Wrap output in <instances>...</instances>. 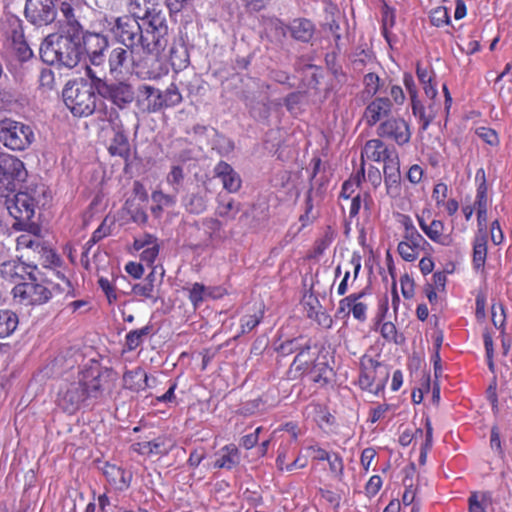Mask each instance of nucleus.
<instances>
[{
    "instance_id": "1",
    "label": "nucleus",
    "mask_w": 512,
    "mask_h": 512,
    "mask_svg": "<svg viewBox=\"0 0 512 512\" xmlns=\"http://www.w3.org/2000/svg\"><path fill=\"white\" fill-rule=\"evenodd\" d=\"M40 57L49 65L76 67L82 58V46L74 35L50 34L40 45Z\"/></svg>"
},
{
    "instance_id": "2",
    "label": "nucleus",
    "mask_w": 512,
    "mask_h": 512,
    "mask_svg": "<svg viewBox=\"0 0 512 512\" xmlns=\"http://www.w3.org/2000/svg\"><path fill=\"white\" fill-rule=\"evenodd\" d=\"M140 27L138 54L152 55L156 59L169 45V26L165 14L154 15Z\"/></svg>"
},
{
    "instance_id": "3",
    "label": "nucleus",
    "mask_w": 512,
    "mask_h": 512,
    "mask_svg": "<svg viewBox=\"0 0 512 512\" xmlns=\"http://www.w3.org/2000/svg\"><path fill=\"white\" fill-rule=\"evenodd\" d=\"M389 380V368L378 358L364 353L359 359L357 385L361 391L373 395L382 393Z\"/></svg>"
},
{
    "instance_id": "4",
    "label": "nucleus",
    "mask_w": 512,
    "mask_h": 512,
    "mask_svg": "<svg viewBox=\"0 0 512 512\" xmlns=\"http://www.w3.org/2000/svg\"><path fill=\"white\" fill-rule=\"evenodd\" d=\"M63 99L75 116L91 115L96 108L97 96L87 82H68L63 90Z\"/></svg>"
},
{
    "instance_id": "5",
    "label": "nucleus",
    "mask_w": 512,
    "mask_h": 512,
    "mask_svg": "<svg viewBox=\"0 0 512 512\" xmlns=\"http://www.w3.org/2000/svg\"><path fill=\"white\" fill-rule=\"evenodd\" d=\"M45 279L40 278V271L34 272L33 279L14 286L12 296L23 305H42L53 297V292Z\"/></svg>"
},
{
    "instance_id": "6",
    "label": "nucleus",
    "mask_w": 512,
    "mask_h": 512,
    "mask_svg": "<svg viewBox=\"0 0 512 512\" xmlns=\"http://www.w3.org/2000/svg\"><path fill=\"white\" fill-rule=\"evenodd\" d=\"M33 129L23 122L5 119L0 121V140L11 150L22 151L34 142Z\"/></svg>"
},
{
    "instance_id": "7",
    "label": "nucleus",
    "mask_w": 512,
    "mask_h": 512,
    "mask_svg": "<svg viewBox=\"0 0 512 512\" xmlns=\"http://www.w3.org/2000/svg\"><path fill=\"white\" fill-rule=\"evenodd\" d=\"M140 24L132 15L117 16L110 33L115 40L139 54Z\"/></svg>"
},
{
    "instance_id": "8",
    "label": "nucleus",
    "mask_w": 512,
    "mask_h": 512,
    "mask_svg": "<svg viewBox=\"0 0 512 512\" xmlns=\"http://www.w3.org/2000/svg\"><path fill=\"white\" fill-rule=\"evenodd\" d=\"M377 136L398 144L399 147L411 141V126L403 117H388L376 129Z\"/></svg>"
},
{
    "instance_id": "9",
    "label": "nucleus",
    "mask_w": 512,
    "mask_h": 512,
    "mask_svg": "<svg viewBox=\"0 0 512 512\" xmlns=\"http://www.w3.org/2000/svg\"><path fill=\"white\" fill-rule=\"evenodd\" d=\"M98 94L104 99L110 100L116 107L120 109L135 101L134 87L127 82H103L98 85Z\"/></svg>"
},
{
    "instance_id": "10",
    "label": "nucleus",
    "mask_w": 512,
    "mask_h": 512,
    "mask_svg": "<svg viewBox=\"0 0 512 512\" xmlns=\"http://www.w3.org/2000/svg\"><path fill=\"white\" fill-rule=\"evenodd\" d=\"M36 202L34 197L30 196L28 192H18L13 200L7 205V209L12 217L16 220L13 228L22 226L26 223H31L30 219L35 216Z\"/></svg>"
},
{
    "instance_id": "11",
    "label": "nucleus",
    "mask_w": 512,
    "mask_h": 512,
    "mask_svg": "<svg viewBox=\"0 0 512 512\" xmlns=\"http://www.w3.org/2000/svg\"><path fill=\"white\" fill-rule=\"evenodd\" d=\"M38 266L23 262L20 258L8 259L0 264V277L12 284L33 279Z\"/></svg>"
},
{
    "instance_id": "12",
    "label": "nucleus",
    "mask_w": 512,
    "mask_h": 512,
    "mask_svg": "<svg viewBox=\"0 0 512 512\" xmlns=\"http://www.w3.org/2000/svg\"><path fill=\"white\" fill-rule=\"evenodd\" d=\"M24 13L29 22L35 26H46L57 15L53 0H27Z\"/></svg>"
},
{
    "instance_id": "13",
    "label": "nucleus",
    "mask_w": 512,
    "mask_h": 512,
    "mask_svg": "<svg viewBox=\"0 0 512 512\" xmlns=\"http://www.w3.org/2000/svg\"><path fill=\"white\" fill-rule=\"evenodd\" d=\"M106 376L98 366L84 368L78 374V381L84 394V399L98 398L105 388Z\"/></svg>"
},
{
    "instance_id": "14",
    "label": "nucleus",
    "mask_w": 512,
    "mask_h": 512,
    "mask_svg": "<svg viewBox=\"0 0 512 512\" xmlns=\"http://www.w3.org/2000/svg\"><path fill=\"white\" fill-rule=\"evenodd\" d=\"M16 230L22 231L16 239V249L18 251L31 250L34 253L46 252L47 246L41 235L42 229L40 224L26 223L18 226Z\"/></svg>"
},
{
    "instance_id": "15",
    "label": "nucleus",
    "mask_w": 512,
    "mask_h": 512,
    "mask_svg": "<svg viewBox=\"0 0 512 512\" xmlns=\"http://www.w3.org/2000/svg\"><path fill=\"white\" fill-rule=\"evenodd\" d=\"M108 45V39L100 33L85 32L81 37L82 54L86 53L93 66H99L104 63V52Z\"/></svg>"
},
{
    "instance_id": "16",
    "label": "nucleus",
    "mask_w": 512,
    "mask_h": 512,
    "mask_svg": "<svg viewBox=\"0 0 512 512\" xmlns=\"http://www.w3.org/2000/svg\"><path fill=\"white\" fill-rule=\"evenodd\" d=\"M318 357L315 353H312V344L308 340L305 344H302L297 354H295L294 360L289 366L287 376L290 380H298L309 374L315 361Z\"/></svg>"
},
{
    "instance_id": "17",
    "label": "nucleus",
    "mask_w": 512,
    "mask_h": 512,
    "mask_svg": "<svg viewBox=\"0 0 512 512\" xmlns=\"http://www.w3.org/2000/svg\"><path fill=\"white\" fill-rule=\"evenodd\" d=\"M416 221L427 238L435 244L451 246L454 243L452 232L447 231L443 221L434 218L431 222H427L423 214L416 215Z\"/></svg>"
},
{
    "instance_id": "18",
    "label": "nucleus",
    "mask_w": 512,
    "mask_h": 512,
    "mask_svg": "<svg viewBox=\"0 0 512 512\" xmlns=\"http://www.w3.org/2000/svg\"><path fill=\"white\" fill-rule=\"evenodd\" d=\"M161 89L141 85L135 94V106L141 114H154L161 110Z\"/></svg>"
},
{
    "instance_id": "19",
    "label": "nucleus",
    "mask_w": 512,
    "mask_h": 512,
    "mask_svg": "<svg viewBox=\"0 0 512 512\" xmlns=\"http://www.w3.org/2000/svg\"><path fill=\"white\" fill-rule=\"evenodd\" d=\"M132 450L144 456H165L169 455L170 451L175 448V442L169 435H159L150 441L135 442L131 446Z\"/></svg>"
},
{
    "instance_id": "20",
    "label": "nucleus",
    "mask_w": 512,
    "mask_h": 512,
    "mask_svg": "<svg viewBox=\"0 0 512 512\" xmlns=\"http://www.w3.org/2000/svg\"><path fill=\"white\" fill-rule=\"evenodd\" d=\"M57 401L59 407L66 413L74 414L79 410L85 399L78 379L59 390Z\"/></svg>"
},
{
    "instance_id": "21",
    "label": "nucleus",
    "mask_w": 512,
    "mask_h": 512,
    "mask_svg": "<svg viewBox=\"0 0 512 512\" xmlns=\"http://www.w3.org/2000/svg\"><path fill=\"white\" fill-rule=\"evenodd\" d=\"M27 171L18 157L0 152V183L5 181H24Z\"/></svg>"
},
{
    "instance_id": "22",
    "label": "nucleus",
    "mask_w": 512,
    "mask_h": 512,
    "mask_svg": "<svg viewBox=\"0 0 512 512\" xmlns=\"http://www.w3.org/2000/svg\"><path fill=\"white\" fill-rule=\"evenodd\" d=\"M392 109L393 102L389 98L377 96L366 105L363 120L368 127H374V125L382 121L384 117L388 118Z\"/></svg>"
},
{
    "instance_id": "23",
    "label": "nucleus",
    "mask_w": 512,
    "mask_h": 512,
    "mask_svg": "<svg viewBox=\"0 0 512 512\" xmlns=\"http://www.w3.org/2000/svg\"><path fill=\"white\" fill-rule=\"evenodd\" d=\"M134 54L128 47H115L109 53V67L111 74L127 73L131 68L137 65Z\"/></svg>"
},
{
    "instance_id": "24",
    "label": "nucleus",
    "mask_w": 512,
    "mask_h": 512,
    "mask_svg": "<svg viewBox=\"0 0 512 512\" xmlns=\"http://www.w3.org/2000/svg\"><path fill=\"white\" fill-rule=\"evenodd\" d=\"M103 474L109 485L120 491L128 489L133 480L132 473L110 462L104 464Z\"/></svg>"
},
{
    "instance_id": "25",
    "label": "nucleus",
    "mask_w": 512,
    "mask_h": 512,
    "mask_svg": "<svg viewBox=\"0 0 512 512\" xmlns=\"http://www.w3.org/2000/svg\"><path fill=\"white\" fill-rule=\"evenodd\" d=\"M214 176L220 178L223 188L231 193L238 192L242 186V180L231 164L220 161L214 168Z\"/></svg>"
},
{
    "instance_id": "26",
    "label": "nucleus",
    "mask_w": 512,
    "mask_h": 512,
    "mask_svg": "<svg viewBox=\"0 0 512 512\" xmlns=\"http://www.w3.org/2000/svg\"><path fill=\"white\" fill-rule=\"evenodd\" d=\"M133 247L137 251L141 250L140 259L147 265L153 264L160 251L157 237L150 234H144L141 237L135 238Z\"/></svg>"
},
{
    "instance_id": "27",
    "label": "nucleus",
    "mask_w": 512,
    "mask_h": 512,
    "mask_svg": "<svg viewBox=\"0 0 512 512\" xmlns=\"http://www.w3.org/2000/svg\"><path fill=\"white\" fill-rule=\"evenodd\" d=\"M159 0H128L127 9L135 19L150 20L154 15L163 14L159 10Z\"/></svg>"
},
{
    "instance_id": "28",
    "label": "nucleus",
    "mask_w": 512,
    "mask_h": 512,
    "mask_svg": "<svg viewBox=\"0 0 512 512\" xmlns=\"http://www.w3.org/2000/svg\"><path fill=\"white\" fill-rule=\"evenodd\" d=\"M384 138H372L367 141L361 151V158L373 162H383V158L389 149L388 144L383 141Z\"/></svg>"
},
{
    "instance_id": "29",
    "label": "nucleus",
    "mask_w": 512,
    "mask_h": 512,
    "mask_svg": "<svg viewBox=\"0 0 512 512\" xmlns=\"http://www.w3.org/2000/svg\"><path fill=\"white\" fill-rule=\"evenodd\" d=\"M241 455L239 449L234 444H229L221 448L219 456L214 462V467L219 469L231 470L239 465Z\"/></svg>"
},
{
    "instance_id": "30",
    "label": "nucleus",
    "mask_w": 512,
    "mask_h": 512,
    "mask_svg": "<svg viewBox=\"0 0 512 512\" xmlns=\"http://www.w3.org/2000/svg\"><path fill=\"white\" fill-rule=\"evenodd\" d=\"M12 40L14 44L15 54L19 61H27L33 55L31 47L23 39V31L21 20L13 19Z\"/></svg>"
},
{
    "instance_id": "31",
    "label": "nucleus",
    "mask_w": 512,
    "mask_h": 512,
    "mask_svg": "<svg viewBox=\"0 0 512 512\" xmlns=\"http://www.w3.org/2000/svg\"><path fill=\"white\" fill-rule=\"evenodd\" d=\"M124 387L134 392L144 391L148 386V376L144 368L138 366L123 374Z\"/></svg>"
},
{
    "instance_id": "32",
    "label": "nucleus",
    "mask_w": 512,
    "mask_h": 512,
    "mask_svg": "<svg viewBox=\"0 0 512 512\" xmlns=\"http://www.w3.org/2000/svg\"><path fill=\"white\" fill-rule=\"evenodd\" d=\"M196 227L203 232L204 238L201 243L203 246H209L214 239L221 237L222 223L217 218H203L201 223L196 224Z\"/></svg>"
},
{
    "instance_id": "33",
    "label": "nucleus",
    "mask_w": 512,
    "mask_h": 512,
    "mask_svg": "<svg viewBox=\"0 0 512 512\" xmlns=\"http://www.w3.org/2000/svg\"><path fill=\"white\" fill-rule=\"evenodd\" d=\"M241 208V203L235 201L234 198L221 194L217 196L216 215L226 219V221H233Z\"/></svg>"
},
{
    "instance_id": "34",
    "label": "nucleus",
    "mask_w": 512,
    "mask_h": 512,
    "mask_svg": "<svg viewBox=\"0 0 512 512\" xmlns=\"http://www.w3.org/2000/svg\"><path fill=\"white\" fill-rule=\"evenodd\" d=\"M314 30L312 21L305 18L294 19L289 25V32L294 40L302 42L310 41Z\"/></svg>"
},
{
    "instance_id": "35",
    "label": "nucleus",
    "mask_w": 512,
    "mask_h": 512,
    "mask_svg": "<svg viewBox=\"0 0 512 512\" xmlns=\"http://www.w3.org/2000/svg\"><path fill=\"white\" fill-rule=\"evenodd\" d=\"M108 151L111 156H119L124 159L125 162H128L131 156V149L126 134L120 132V130L116 132L111 138Z\"/></svg>"
},
{
    "instance_id": "36",
    "label": "nucleus",
    "mask_w": 512,
    "mask_h": 512,
    "mask_svg": "<svg viewBox=\"0 0 512 512\" xmlns=\"http://www.w3.org/2000/svg\"><path fill=\"white\" fill-rule=\"evenodd\" d=\"M152 328V325L148 324L141 327L140 329L127 332L125 335L124 351H135V349L144 344L147 337L150 336Z\"/></svg>"
},
{
    "instance_id": "37",
    "label": "nucleus",
    "mask_w": 512,
    "mask_h": 512,
    "mask_svg": "<svg viewBox=\"0 0 512 512\" xmlns=\"http://www.w3.org/2000/svg\"><path fill=\"white\" fill-rule=\"evenodd\" d=\"M487 243V235L474 236L472 263L475 270L484 269L487 261Z\"/></svg>"
},
{
    "instance_id": "38",
    "label": "nucleus",
    "mask_w": 512,
    "mask_h": 512,
    "mask_svg": "<svg viewBox=\"0 0 512 512\" xmlns=\"http://www.w3.org/2000/svg\"><path fill=\"white\" fill-rule=\"evenodd\" d=\"M307 408L311 410L313 414V420L320 429L326 432L328 428H331L335 425V416L332 415L328 408L324 405L311 404Z\"/></svg>"
},
{
    "instance_id": "39",
    "label": "nucleus",
    "mask_w": 512,
    "mask_h": 512,
    "mask_svg": "<svg viewBox=\"0 0 512 512\" xmlns=\"http://www.w3.org/2000/svg\"><path fill=\"white\" fill-rule=\"evenodd\" d=\"M365 297V291L354 292L348 294L346 297L339 300L338 307L336 309V318L345 319L353 313L354 305L358 299Z\"/></svg>"
},
{
    "instance_id": "40",
    "label": "nucleus",
    "mask_w": 512,
    "mask_h": 512,
    "mask_svg": "<svg viewBox=\"0 0 512 512\" xmlns=\"http://www.w3.org/2000/svg\"><path fill=\"white\" fill-rule=\"evenodd\" d=\"M19 325V316L11 310H0V338L11 335Z\"/></svg>"
},
{
    "instance_id": "41",
    "label": "nucleus",
    "mask_w": 512,
    "mask_h": 512,
    "mask_svg": "<svg viewBox=\"0 0 512 512\" xmlns=\"http://www.w3.org/2000/svg\"><path fill=\"white\" fill-rule=\"evenodd\" d=\"M151 200L154 203L151 207V211L154 216L158 217L166 208H172L175 204V197L164 194L162 190H155L151 194Z\"/></svg>"
},
{
    "instance_id": "42",
    "label": "nucleus",
    "mask_w": 512,
    "mask_h": 512,
    "mask_svg": "<svg viewBox=\"0 0 512 512\" xmlns=\"http://www.w3.org/2000/svg\"><path fill=\"white\" fill-rule=\"evenodd\" d=\"M290 32V26H286L285 23L278 19H269L266 25V33L271 41L282 42L286 38L287 33Z\"/></svg>"
},
{
    "instance_id": "43",
    "label": "nucleus",
    "mask_w": 512,
    "mask_h": 512,
    "mask_svg": "<svg viewBox=\"0 0 512 512\" xmlns=\"http://www.w3.org/2000/svg\"><path fill=\"white\" fill-rule=\"evenodd\" d=\"M183 98L179 87L175 82L169 84L165 90H161V110L172 108L182 102Z\"/></svg>"
},
{
    "instance_id": "44",
    "label": "nucleus",
    "mask_w": 512,
    "mask_h": 512,
    "mask_svg": "<svg viewBox=\"0 0 512 512\" xmlns=\"http://www.w3.org/2000/svg\"><path fill=\"white\" fill-rule=\"evenodd\" d=\"M382 162L384 176H388L389 173H400L399 154L394 147H388Z\"/></svg>"
},
{
    "instance_id": "45",
    "label": "nucleus",
    "mask_w": 512,
    "mask_h": 512,
    "mask_svg": "<svg viewBox=\"0 0 512 512\" xmlns=\"http://www.w3.org/2000/svg\"><path fill=\"white\" fill-rule=\"evenodd\" d=\"M334 238V231L331 226H328L323 235L315 240L312 257L316 258L322 256L324 251H326L328 247L332 245Z\"/></svg>"
},
{
    "instance_id": "46",
    "label": "nucleus",
    "mask_w": 512,
    "mask_h": 512,
    "mask_svg": "<svg viewBox=\"0 0 512 512\" xmlns=\"http://www.w3.org/2000/svg\"><path fill=\"white\" fill-rule=\"evenodd\" d=\"M132 293L137 295L138 297L150 299L153 304L157 303L158 301L156 284L146 283L145 280H142L140 283L134 284L132 287Z\"/></svg>"
},
{
    "instance_id": "47",
    "label": "nucleus",
    "mask_w": 512,
    "mask_h": 512,
    "mask_svg": "<svg viewBox=\"0 0 512 512\" xmlns=\"http://www.w3.org/2000/svg\"><path fill=\"white\" fill-rule=\"evenodd\" d=\"M330 372L331 370L328 365L315 361L309 374L312 382L318 383L320 386H325L329 382Z\"/></svg>"
},
{
    "instance_id": "48",
    "label": "nucleus",
    "mask_w": 512,
    "mask_h": 512,
    "mask_svg": "<svg viewBox=\"0 0 512 512\" xmlns=\"http://www.w3.org/2000/svg\"><path fill=\"white\" fill-rule=\"evenodd\" d=\"M188 290V298L194 308H198L200 304L210 295L209 289L202 283H194Z\"/></svg>"
},
{
    "instance_id": "49",
    "label": "nucleus",
    "mask_w": 512,
    "mask_h": 512,
    "mask_svg": "<svg viewBox=\"0 0 512 512\" xmlns=\"http://www.w3.org/2000/svg\"><path fill=\"white\" fill-rule=\"evenodd\" d=\"M263 317L264 311L261 309L258 312H255L254 314H245L240 319L241 331L238 334V337L241 334H246L253 331L256 326L261 324V320L263 319Z\"/></svg>"
},
{
    "instance_id": "50",
    "label": "nucleus",
    "mask_w": 512,
    "mask_h": 512,
    "mask_svg": "<svg viewBox=\"0 0 512 512\" xmlns=\"http://www.w3.org/2000/svg\"><path fill=\"white\" fill-rule=\"evenodd\" d=\"M384 184H385L387 195L390 198L396 199L401 196V193H402L401 174H388L387 176H384Z\"/></svg>"
},
{
    "instance_id": "51",
    "label": "nucleus",
    "mask_w": 512,
    "mask_h": 512,
    "mask_svg": "<svg viewBox=\"0 0 512 512\" xmlns=\"http://www.w3.org/2000/svg\"><path fill=\"white\" fill-rule=\"evenodd\" d=\"M429 19L433 26L442 27L449 25L450 14L445 6L435 7L429 14Z\"/></svg>"
},
{
    "instance_id": "52",
    "label": "nucleus",
    "mask_w": 512,
    "mask_h": 512,
    "mask_svg": "<svg viewBox=\"0 0 512 512\" xmlns=\"http://www.w3.org/2000/svg\"><path fill=\"white\" fill-rule=\"evenodd\" d=\"M59 10L70 27L75 30L81 28L80 22L76 19L75 10L71 2L62 1Z\"/></svg>"
},
{
    "instance_id": "53",
    "label": "nucleus",
    "mask_w": 512,
    "mask_h": 512,
    "mask_svg": "<svg viewBox=\"0 0 512 512\" xmlns=\"http://www.w3.org/2000/svg\"><path fill=\"white\" fill-rule=\"evenodd\" d=\"M411 109L413 115L421 122L422 129H427L432 121V117L426 114V109L418 99V96L415 100L411 101Z\"/></svg>"
},
{
    "instance_id": "54",
    "label": "nucleus",
    "mask_w": 512,
    "mask_h": 512,
    "mask_svg": "<svg viewBox=\"0 0 512 512\" xmlns=\"http://www.w3.org/2000/svg\"><path fill=\"white\" fill-rule=\"evenodd\" d=\"M98 286L102 290V292L105 294L108 303L114 304L116 303L118 297H117V289L115 284L112 283V281L109 278L106 277H99L98 278Z\"/></svg>"
},
{
    "instance_id": "55",
    "label": "nucleus",
    "mask_w": 512,
    "mask_h": 512,
    "mask_svg": "<svg viewBox=\"0 0 512 512\" xmlns=\"http://www.w3.org/2000/svg\"><path fill=\"white\" fill-rule=\"evenodd\" d=\"M475 134L482 139L486 144L492 147H498L500 144L499 136L495 129L490 127H478L475 129Z\"/></svg>"
},
{
    "instance_id": "56",
    "label": "nucleus",
    "mask_w": 512,
    "mask_h": 512,
    "mask_svg": "<svg viewBox=\"0 0 512 512\" xmlns=\"http://www.w3.org/2000/svg\"><path fill=\"white\" fill-rule=\"evenodd\" d=\"M303 339L302 336L295 337L292 339L285 340L283 343L277 347V352L281 357H287V355L293 354L298 352V350L301 347V340Z\"/></svg>"
},
{
    "instance_id": "57",
    "label": "nucleus",
    "mask_w": 512,
    "mask_h": 512,
    "mask_svg": "<svg viewBox=\"0 0 512 512\" xmlns=\"http://www.w3.org/2000/svg\"><path fill=\"white\" fill-rule=\"evenodd\" d=\"M421 248H417V246H412L411 244H407L406 242H399L397 246V251L402 259L405 261H415L418 259Z\"/></svg>"
},
{
    "instance_id": "58",
    "label": "nucleus",
    "mask_w": 512,
    "mask_h": 512,
    "mask_svg": "<svg viewBox=\"0 0 512 512\" xmlns=\"http://www.w3.org/2000/svg\"><path fill=\"white\" fill-rule=\"evenodd\" d=\"M490 499L489 493H483L481 494V500L480 495L478 493H472L470 497L468 498V509L469 512H487L486 507L484 506L483 502Z\"/></svg>"
},
{
    "instance_id": "59",
    "label": "nucleus",
    "mask_w": 512,
    "mask_h": 512,
    "mask_svg": "<svg viewBox=\"0 0 512 512\" xmlns=\"http://www.w3.org/2000/svg\"><path fill=\"white\" fill-rule=\"evenodd\" d=\"M380 333L382 338L389 343L399 344V333L397 327L392 322H383L380 326Z\"/></svg>"
},
{
    "instance_id": "60",
    "label": "nucleus",
    "mask_w": 512,
    "mask_h": 512,
    "mask_svg": "<svg viewBox=\"0 0 512 512\" xmlns=\"http://www.w3.org/2000/svg\"><path fill=\"white\" fill-rule=\"evenodd\" d=\"M364 94L372 97L378 93L380 89V78L376 73H368L364 75Z\"/></svg>"
},
{
    "instance_id": "61",
    "label": "nucleus",
    "mask_w": 512,
    "mask_h": 512,
    "mask_svg": "<svg viewBox=\"0 0 512 512\" xmlns=\"http://www.w3.org/2000/svg\"><path fill=\"white\" fill-rule=\"evenodd\" d=\"M401 293L405 299H412L415 295L416 284L414 279L408 275V273H404L399 278Z\"/></svg>"
},
{
    "instance_id": "62",
    "label": "nucleus",
    "mask_w": 512,
    "mask_h": 512,
    "mask_svg": "<svg viewBox=\"0 0 512 512\" xmlns=\"http://www.w3.org/2000/svg\"><path fill=\"white\" fill-rule=\"evenodd\" d=\"M449 187L445 182H438L434 184L432 191V198L435 202L436 208L441 209L443 202L448 197Z\"/></svg>"
},
{
    "instance_id": "63",
    "label": "nucleus",
    "mask_w": 512,
    "mask_h": 512,
    "mask_svg": "<svg viewBox=\"0 0 512 512\" xmlns=\"http://www.w3.org/2000/svg\"><path fill=\"white\" fill-rule=\"evenodd\" d=\"M185 178V172L180 166H173L168 175L167 183L172 185L173 189L178 191Z\"/></svg>"
},
{
    "instance_id": "64",
    "label": "nucleus",
    "mask_w": 512,
    "mask_h": 512,
    "mask_svg": "<svg viewBox=\"0 0 512 512\" xmlns=\"http://www.w3.org/2000/svg\"><path fill=\"white\" fill-rule=\"evenodd\" d=\"M326 461L329 464L330 473L336 476H342L344 471V462L339 453L329 452L328 459Z\"/></svg>"
}]
</instances>
